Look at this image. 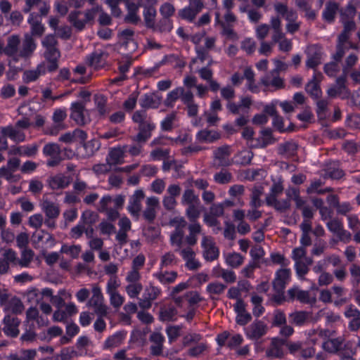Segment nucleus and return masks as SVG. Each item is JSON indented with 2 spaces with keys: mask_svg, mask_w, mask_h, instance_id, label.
Returning <instances> with one entry per match:
<instances>
[{
  "mask_svg": "<svg viewBox=\"0 0 360 360\" xmlns=\"http://www.w3.org/2000/svg\"><path fill=\"white\" fill-rule=\"evenodd\" d=\"M37 44L32 35L25 33L20 45V38L18 35H11L7 39V44L4 47V53L11 57L15 62L20 58L28 59L34 53Z\"/></svg>",
  "mask_w": 360,
  "mask_h": 360,
  "instance_id": "nucleus-1",
  "label": "nucleus"
},
{
  "mask_svg": "<svg viewBox=\"0 0 360 360\" xmlns=\"http://www.w3.org/2000/svg\"><path fill=\"white\" fill-rule=\"evenodd\" d=\"M133 122L138 124L139 132L131 136L132 141H147L151 137L152 131L155 128L150 116H149L145 110H136L134 112L132 117Z\"/></svg>",
  "mask_w": 360,
  "mask_h": 360,
  "instance_id": "nucleus-2",
  "label": "nucleus"
},
{
  "mask_svg": "<svg viewBox=\"0 0 360 360\" xmlns=\"http://www.w3.org/2000/svg\"><path fill=\"white\" fill-rule=\"evenodd\" d=\"M169 225L174 228L170 234V244L172 246H176L179 248L184 244V229L187 225V221L184 217L176 216L169 221Z\"/></svg>",
  "mask_w": 360,
  "mask_h": 360,
  "instance_id": "nucleus-3",
  "label": "nucleus"
},
{
  "mask_svg": "<svg viewBox=\"0 0 360 360\" xmlns=\"http://www.w3.org/2000/svg\"><path fill=\"white\" fill-rule=\"evenodd\" d=\"M92 295L87 302V306L94 309V312L100 316H105L108 313V307L104 303V297L98 284L91 285Z\"/></svg>",
  "mask_w": 360,
  "mask_h": 360,
  "instance_id": "nucleus-4",
  "label": "nucleus"
},
{
  "mask_svg": "<svg viewBox=\"0 0 360 360\" xmlns=\"http://www.w3.org/2000/svg\"><path fill=\"white\" fill-rule=\"evenodd\" d=\"M120 282L117 276H111L106 285V292L110 297V304L116 309L120 308L124 302V297L118 292Z\"/></svg>",
  "mask_w": 360,
  "mask_h": 360,
  "instance_id": "nucleus-5",
  "label": "nucleus"
},
{
  "mask_svg": "<svg viewBox=\"0 0 360 360\" xmlns=\"http://www.w3.org/2000/svg\"><path fill=\"white\" fill-rule=\"evenodd\" d=\"M347 77L345 75H341L335 79V83L331 85L327 90V94L329 97L335 98L341 96L342 98H348L350 95V91L347 86Z\"/></svg>",
  "mask_w": 360,
  "mask_h": 360,
  "instance_id": "nucleus-6",
  "label": "nucleus"
},
{
  "mask_svg": "<svg viewBox=\"0 0 360 360\" xmlns=\"http://www.w3.org/2000/svg\"><path fill=\"white\" fill-rule=\"evenodd\" d=\"M260 84L267 90L277 91L284 89L285 82L276 70H271L260 79Z\"/></svg>",
  "mask_w": 360,
  "mask_h": 360,
  "instance_id": "nucleus-7",
  "label": "nucleus"
},
{
  "mask_svg": "<svg viewBox=\"0 0 360 360\" xmlns=\"http://www.w3.org/2000/svg\"><path fill=\"white\" fill-rule=\"evenodd\" d=\"M328 229L335 235L340 241L347 243L351 240V233L344 229L343 224L338 218H332L326 223Z\"/></svg>",
  "mask_w": 360,
  "mask_h": 360,
  "instance_id": "nucleus-8",
  "label": "nucleus"
},
{
  "mask_svg": "<svg viewBox=\"0 0 360 360\" xmlns=\"http://www.w3.org/2000/svg\"><path fill=\"white\" fill-rule=\"evenodd\" d=\"M297 300L302 304H314L316 302L315 297H311L307 290H303L297 286H294L287 290V300Z\"/></svg>",
  "mask_w": 360,
  "mask_h": 360,
  "instance_id": "nucleus-9",
  "label": "nucleus"
},
{
  "mask_svg": "<svg viewBox=\"0 0 360 360\" xmlns=\"http://www.w3.org/2000/svg\"><path fill=\"white\" fill-rule=\"evenodd\" d=\"M305 53L307 55V68L315 70L321 63L322 48L317 44L310 45L307 46Z\"/></svg>",
  "mask_w": 360,
  "mask_h": 360,
  "instance_id": "nucleus-10",
  "label": "nucleus"
},
{
  "mask_svg": "<svg viewBox=\"0 0 360 360\" xmlns=\"http://www.w3.org/2000/svg\"><path fill=\"white\" fill-rule=\"evenodd\" d=\"M285 338H274L271 339L269 347L266 350V355L268 357L281 359L285 356Z\"/></svg>",
  "mask_w": 360,
  "mask_h": 360,
  "instance_id": "nucleus-11",
  "label": "nucleus"
},
{
  "mask_svg": "<svg viewBox=\"0 0 360 360\" xmlns=\"http://www.w3.org/2000/svg\"><path fill=\"white\" fill-rule=\"evenodd\" d=\"M203 7V2H200L199 1H189L188 6L179 10L178 15L181 19L188 20V22H193Z\"/></svg>",
  "mask_w": 360,
  "mask_h": 360,
  "instance_id": "nucleus-12",
  "label": "nucleus"
},
{
  "mask_svg": "<svg viewBox=\"0 0 360 360\" xmlns=\"http://www.w3.org/2000/svg\"><path fill=\"white\" fill-rule=\"evenodd\" d=\"M161 294V290L153 285L146 287L142 298L139 299V306L143 309H150L152 302L155 300Z\"/></svg>",
  "mask_w": 360,
  "mask_h": 360,
  "instance_id": "nucleus-13",
  "label": "nucleus"
},
{
  "mask_svg": "<svg viewBox=\"0 0 360 360\" xmlns=\"http://www.w3.org/2000/svg\"><path fill=\"white\" fill-rule=\"evenodd\" d=\"M145 198V193L142 190H136L130 196L127 210L131 216L138 219L142 208L141 202Z\"/></svg>",
  "mask_w": 360,
  "mask_h": 360,
  "instance_id": "nucleus-14",
  "label": "nucleus"
},
{
  "mask_svg": "<svg viewBox=\"0 0 360 360\" xmlns=\"http://www.w3.org/2000/svg\"><path fill=\"white\" fill-rule=\"evenodd\" d=\"M268 330L267 325L260 320L252 322L245 330L247 337L252 340H257L266 335Z\"/></svg>",
  "mask_w": 360,
  "mask_h": 360,
  "instance_id": "nucleus-15",
  "label": "nucleus"
},
{
  "mask_svg": "<svg viewBox=\"0 0 360 360\" xmlns=\"http://www.w3.org/2000/svg\"><path fill=\"white\" fill-rule=\"evenodd\" d=\"M231 154V146L228 145H224L217 148L213 152L214 164L218 167H227L231 165V162L229 160Z\"/></svg>",
  "mask_w": 360,
  "mask_h": 360,
  "instance_id": "nucleus-16",
  "label": "nucleus"
},
{
  "mask_svg": "<svg viewBox=\"0 0 360 360\" xmlns=\"http://www.w3.org/2000/svg\"><path fill=\"white\" fill-rule=\"evenodd\" d=\"M60 148L58 144L55 143H49L44 146L43 153L45 155L51 157L47 161V165L49 167H55L58 165L62 160L60 158Z\"/></svg>",
  "mask_w": 360,
  "mask_h": 360,
  "instance_id": "nucleus-17",
  "label": "nucleus"
},
{
  "mask_svg": "<svg viewBox=\"0 0 360 360\" xmlns=\"http://www.w3.org/2000/svg\"><path fill=\"white\" fill-rule=\"evenodd\" d=\"M291 271L289 269H280L276 271L275 278L272 281L274 290L276 292H283L285 285L290 278Z\"/></svg>",
  "mask_w": 360,
  "mask_h": 360,
  "instance_id": "nucleus-18",
  "label": "nucleus"
},
{
  "mask_svg": "<svg viewBox=\"0 0 360 360\" xmlns=\"http://www.w3.org/2000/svg\"><path fill=\"white\" fill-rule=\"evenodd\" d=\"M160 202L157 197L151 196L146 200V207L143 211V218L149 223L153 222L156 218L157 210L159 207Z\"/></svg>",
  "mask_w": 360,
  "mask_h": 360,
  "instance_id": "nucleus-19",
  "label": "nucleus"
},
{
  "mask_svg": "<svg viewBox=\"0 0 360 360\" xmlns=\"http://www.w3.org/2000/svg\"><path fill=\"white\" fill-rule=\"evenodd\" d=\"M3 323L4 325L3 330L7 336L16 338L19 335L20 330L18 327L20 321L17 317L6 315L4 318Z\"/></svg>",
  "mask_w": 360,
  "mask_h": 360,
  "instance_id": "nucleus-20",
  "label": "nucleus"
},
{
  "mask_svg": "<svg viewBox=\"0 0 360 360\" xmlns=\"http://www.w3.org/2000/svg\"><path fill=\"white\" fill-rule=\"evenodd\" d=\"M236 313V321L240 326H245L252 319L251 314L246 310V304L243 300L236 301L233 306Z\"/></svg>",
  "mask_w": 360,
  "mask_h": 360,
  "instance_id": "nucleus-21",
  "label": "nucleus"
},
{
  "mask_svg": "<svg viewBox=\"0 0 360 360\" xmlns=\"http://www.w3.org/2000/svg\"><path fill=\"white\" fill-rule=\"evenodd\" d=\"M149 340L151 343L150 346V354L153 356H160L162 354L165 337L160 332H153L150 335Z\"/></svg>",
  "mask_w": 360,
  "mask_h": 360,
  "instance_id": "nucleus-22",
  "label": "nucleus"
},
{
  "mask_svg": "<svg viewBox=\"0 0 360 360\" xmlns=\"http://www.w3.org/2000/svg\"><path fill=\"white\" fill-rule=\"evenodd\" d=\"M202 246L204 249V257L207 261L211 262L218 258L219 250L210 237L203 236Z\"/></svg>",
  "mask_w": 360,
  "mask_h": 360,
  "instance_id": "nucleus-23",
  "label": "nucleus"
},
{
  "mask_svg": "<svg viewBox=\"0 0 360 360\" xmlns=\"http://www.w3.org/2000/svg\"><path fill=\"white\" fill-rule=\"evenodd\" d=\"M108 53L102 51H96L90 54L86 58L87 64L95 70L105 67Z\"/></svg>",
  "mask_w": 360,
  "mask_h": 360,
  "instance_id": "nucleus-24",
  "label": "nucleus"
},
{
  "mask_svg": "<svg viewBox=\"0 0 360 360\" xmlns=\"http://www.w3.org/2000/svg\"><path fill=\"white\" fill-rule=\"evenodd\" d=\"M46 70L45 63H41L34 69L25 70L22 75V80L26 84L35 82L41 75L46 73Z\"/></svg>",
  "mask_w": 360,
  "mask_h": 360,
  "instance_id": "nucleus-25",
  "label": "nucleus"
},
{
  "mask_svg": "<svg viewBox=\"0 0 360 360\" xmlns=\"http://www.w3.org/2000/svg\"><path fill=\"white\" fill-rule=\"evenodd\" d=\"M1 133L4 136H7L16 143L22 142L25 140V134L23 131L15 125L1 127Z\"/></svg>",
  "mask_w": 360,
  "mask_h": 360,
  "instance_id": "nucleus-26",
  "label": "nucleus"
},
{
  "mask_svg": "<svg viewBox=\"0 0 360 360\" xmlns=\"http://www.w3.org/2000/svg\"><path fill=\"white\" fill-rule=\"evenodd\" d=\"M27 22L30 25V35L33 37H41L44 32L45 27L41 24V20L39 19V16L35 13H31L27 19Z\"/></svg>",
  "mask_w": 360,
  "mask_h": 360,
  "instance_id": "nucleus-27",
  "label": "nucleus"
},
{
  "mask_svg": "<svg viewBox=\"0 0 360 360\" xmlns=\"http://www.w3.org/2000/svg\"><path fill=\"white\" fill-rule=\"evenodd\" d=\"M345 316L350 319L349 328L352 331H356L360 328V311L353 305H349L345 313Z\"/></svg>",
  "mask_w": 360,
  "mask_h": 360,
  "instance_id": "nucleus-28",
  "label": "nucleus"
},
{
  "mask_svg": "<svg viewBox=\"0 0 360 360\" xmlns=\"http://www.w3.org/2000/svg\"><path fill=\"white\" fill-rule=\"evenodd\" d=\"M85 103L75 102L71 105V118L74 120L78 124L84 125L86 123L84 117Z\"/></svg>",
  "mask_w": 360,
  "mask_h": 360,
  "instance_id": "nucleus-29",
  "label": "nucleus"
},
{
  "mask_svg": "<svg viewBox=\"0 0 360 360\" xmlns=\"http://www.w3.org/2000/svg\"><path fill=\"white\" fill-rule=\"evenodd\" d=\"M45 59L49 62V65L46 67V69L49 72H53L58 68V61L60 57V52L57 49H45L44 53Z\"/></svg>",
  "mask_w": 360,
  "mask_h": 360,
  "instance_id": "nucleus-30",
  "label": "nucleus"
},
{
  "mask_svg": "<svg viewBox=\"0 0 360 360\" xmlns=\"http://www.w3.org/2000/svg\"><path fill=\"white\" fill-rule=\"evenodd\" d=\"M195 137L198 143H212L219 140L221 137V135L218 131L215 130L204 129L199 131L196 134Z\"/></svg>",
  "mask_w": 360,
  "mask_h": 360,
  "instance_id": "nucleus-31",
  "label": "nucleus"
},
{
  "mask_svg": "<svg viewBox=\"0 0 360 360\" xmlns=\"http://www.w3.org/2000/svg\"><path fill=\"white\" fill-rule=\"evenodd\" d=\"M344 345V338L338 337L335 338H329L325 340L322 344V348L330 354H336L342 350Z\"/></svg>",
  "mask_w": 360,
  "mask_h": 360,
  "instance_id": "nucleus-32",
  "label": "nucleus"
},
{
  "mask_svg": "<svg viewBox=\"0 0 360 360\" xmlns=\"http://www.w3.org/2000/svg\"><path fill=\"white\" fill-rule=\"evenodd\" d=\"M1 306L4 307L5 311L15 314H21L24 310L23 303L16 297H12L10 300L6 298L4 304H2Z\"/></svg>",
  "mask_w": 360,
  "mask_h": 360,
  "instance_id": "nucleus-33",
  "label": "nucleus"
},
{
  "mask_svg": "<svg viewBox=\"0 0 360 360\" xmlns=\"http://www.w3.org/2000/svg\"><path fill=\"white\" fill-rule=\"evenodd\" d=\"M188 235L184 236V241L190 246H193L197 243L198 235L200 234L202 227L198 221H191L188 226Z\"/></svg>",
  "mask_w": 360,
  "mask_h": 360,
  "instance_id": "nucleus-34",
  "label": "nucleus"
},
{
  "mask_svg": "<svg viewBox=\"0 0 360 360\" xmlns=\"http://www.w3.org/2000/svg\"><path fill=\"white\" fill-rule=\"evenodd\" d=\"M311 314L306 311H295L289 314V321L291 324L302 326L309 322Z\"/></svg>",
  "mask_w": 360,
  "mask_h": 360,
  "instance_id": "nucleus-35",
  "label": "nucleus"
},
{
  "mask_svg": "<svg viewBox=\"0 0 360 360\" xmlns=\"http://www.w3.org/2000/svg\"><path fill=\"white\" fill-rule=\"evenodd\" d=\"M322 77L321 73L315 74L313 78L306 84V91L313 98L317 99L321 97L322 91L317 76Z\"/></svg>",
  "mask_w": 360,
  "mask_h": 360,
  "instance_id": "nucleus-36",
  "label": "nucleus"
},
{
  "mask_svg": "<svg viewBox=\"0 0 360 360\" xmlns=\"http://www.w3.org/2000/svg\"><path fill=\"white\" fill-rule=\"evenodd\" d=\"M215 23L221 27V34L226 39L236 41L238 39L237 33L233 30V25H229L226 23H222V20L220 19V14L219 12L215 13Z\"/></svg>",
  "mask_w": 360,
  "mask_h": 360,
  "instance_id": "nucleus-37",
  "label": "nucleus"
},
{
  "mask_svg": "<svg viewBox=\"0 0 360 360\" xmlns=\"http://www.w3.org/2000/svg\"><path fill=\"white\" fill-rule=\"evenodd\" d=\"M297 148L298 145L296 142L288 141L279 144L278 153L285 158H291L296 155Z\"/></svg>",
  "mask_w": 360,
  "mask_h": 360,
  "instance_id": "nucleus-38",
  "label": "nucleus"
},
{
  "mask_svg": "<svg viewBox=\"0 0 360 360\" xmlns=\"http://www.w3.org/2000/svg\"><path fill=\"white\" fill-rule=\"evenodd\" d=\"M49 186L53 190L63 189L68 187L71 183V178L62 174L51 177L49 180Z\"/></svg>",
  "mask_w": 360,
  "mask_h": 360,
  "instance_id": "nucleus-39",
  "label": "nucleus"
},
{
  "mask_svg": "<svg viewBox=\"0 0 360 360\" xmlns=\"http://www.w3.org/2000/svg\"><path fill=\"white\" fill-rule=\"evenodd\" d=\"M226 284L215 281L210 283L206 288V292L212 300L217 299V297L223 295L226 289Z\"/></svg>",
  "mask_w": 360,
  "mask_h": 360,
  "instance_id": "nucleus-40",
  "label": "nucleus"
},
{
  "mask_svg": "<svg viewBox=\"0 0 360 360\" xmlns=\"http://www.w3.org/2000/svg\"><path fill=\"white\" fill-rule=\"evenodd\" d=\"M126 333L122 331L115 333L109 336L103 344V349H109L121 345L125 338Z\"/></svg>",
  "mask_w": 360,
  "mask_h": 360,
  "instance_id": "nucleus-41",
  "label": "nucleus"
},
{
  "mask_svg": "<svg viewBox=\"0 0 360 360\" xmlns=\"http://www.w3.org/2000/svg\"><path fill=\"white\" fill-rule=\"evenodd\" d=\"M125 6L127 11V14L124 18L125 22L135 25L138 24L141 21V18L138 15L140 7L139 5L133 2L131 4H128V5Z\"/></svg>",
  "mask_w": 360,
  "mask_h": 360,
  "instance_id": "nucleus-42",
  "label": "nucleus"
},
{
  "mask_svg": "<svg viewBox=\"0 0 360 360\" xmlns=\"http://www.w3.org/2000/svg\"><path fill=\"white\" fill-rule=\"evenodd\" d=\"M177 311L172 304L162 307L159 312V319L161 321H172L176 319Z\"/></svg>",
  "mask_w": 360,
  "mask_h": 360,
  "instance_id": "nucleus-43",
  "label": "nucleus"
},
{
  "mask_svg": "<svg viewBox=\"0 0 360 360\" xmlns=\"http://www.w3.org/2000/svg\"><path fill=\"white\" fill-rule=\"evenodd\" d=\"M125 150L124 148H112L106 158V161L112 166L122 164L123 162L124 154Z\"/></svg>",
  "mask_w": 360,
  "mask_h": 360,
  "instance_id": "nucleus-44",
  "label": "nucleus"
},
{
  "mask_svg": "<svg viewBox=\"0 0 360 360\" xmlns=\"http://www.w3.org/2000/svg\"><path fill=\"white\" fill-rule=\"evenodd\" d=\"M339 5L335 1H329L326 4L325 8L323 11V18L326 22L331 23L334 21Z\"/></svg>",
  "mask_w": 360,
  "mask_h": 360,
  "instance_id": "nucleus-45",
  "label": "nucleus"
},
{
  "mask_svg": "<svg viewBox=\"0 0 360 360\" xmlns=\"http://www.w3.org/2000/svg\"><path fill=\"white\" fill-rule=\"evenodd\" d=\"M266 203L280 212H286L290 208L291 205L289 199L278 200V198L266 199Z\"/></svg>",
  "mask_w": 360,
  "mask_h": 360,
  "instance_id": "nucleus-46",
  "label": "nucleus"
},
{
  "mask_svg": "<svg viewBox=\"0 0 360 360\" xmlns=\"http://www.w3.org/2000/svg\"><path fill=\"white\" fill-rule=\"evenodd\" d=\"M312 264L313 259H305L304 260L295 262L296 274L300 279H304V276L309 271V266Z\"/></svg>",
  "mask_w": 360,
  "mask_h": 360,
  "instance_id": "nucleus-47",
  "label": "nucleus"
},
{
  "mask_svg": "<svg viewBox=\"0 0 360 360\" xmlns=\"http://www.w3.org/2000/svg\"><path fill=\"white\" fill-rule=\"evenodd\" d=\"M37 351L34 349H21L19 352L11 353L7 356L8 360H34Z\"/></svg>",
  "mask_w": 360,
  "mask_h": 360,
  "instance_id": "nucleus-48",
  "label": "nucleus"
},
{
  "mask_svg": "<svg viewBox=\"0 0 360 360\" xmlns=\"http://www.w3.org/2000/svg\"><path fill=\"white\" fill-rule=\"evenodd\" d=\"M161 103V98L155 94H145L140 100L143 108H158Z\"/></svg>",
  "mask_w": 360,
  "mask_h": 360,
  "instance_id": "nucleus-49",
  "label": "nucleus"
},
{
  "mask_svg": "<svg viewBox=\"0 0 360 360\" xmlns=\"http://www.w3.org/2000/svg\"><path fill=\"white\" fill-rule=\"evenodd\" d=\"M156 5H153L143 8V15L145 22V25L148 28H152L155 27V18L157 15V11L155 8Z\"/></svg>",
  "mask_w": 360,
  "mask_h": 360,
  "instance_id": "nucleus-50",
  "label": "nucleus"
},
{
  "mask_svg": "<svg viewBox=\"0 0 360 360\" xmlns=\"http://www.w3.org/2000/svg\"><path fill=\"white\" fill-rule=\"evenodd\" d=\"M42 210L49 219H56L60 214V208L58 205L49 200H44L41 205Z\"/></svg>",
  "mask_w": 360,
  "mask_h": 360,
  "instance_id": "nucleus-51",
  "label": "nucleus"
},
{
  "mask_svg": "<svg viewBox=\"0 0 360 360\" xmlns=\"http://www.w3.org/2000/svg\"><path fill=\"white\" fill-rule=\"evenodd\" d=\"M181 204L186 206L200 205V200L193 189L187 188L184 190L182 194Z\"/></svg>",
  "mask_w": 360,
  "mask_h": 360,
  "instance_id": "nucleus-52",
  "label": "nucleus"
},
{
  "mask_svg": "<svg viewBox=\"0 0 360 360\" xmlns=\"http://www.w3.org/2000/svg\"><path fill=\"white\" fill-rule=\"evenodd\" d=\"M216 278H221L227 283H233L236 281V275L234 271L220 267L213 269Z\"/></svg>",
  "mask_w": 360,
  "mask_h": 360,
  "instance_id": "nucleus-53",
  "label": "nucleus"
},
{
  "mask_svg": "<svg viewBox=\"0 0 360 360\" xmlns=\"http://www.w3.org/2000/svg\"><path fill=\"white\" fill-rule=\"evenodd\" d=\"M255 141L256 143L254 145L255 147L264 148L268 145L272 144L274 142V139L272 136L270 129H264L261 131V136Z\"/></svg>",
  "mask_w": 360,
  "mask_h": 360,
  "instance_id": "nucleus-54",
  "label": "nucleus"
},
{
  "mask_svg": "<svg viewBox=\"0 0 360 360\" xmlns=\"http://www.w3.org/2000/svg\"><path fill=\"white\" fill-rule=\"evenodd\" d=\"M274 8L275 12L278 14L277 16L281 15L285 20L290 19L292 15L296 13L294 10L290 9L286 4L280 1H275L274 3Z\"/></svg>",
  "mask_w": 360,
  "mask_h": 360,
  "instance_id": "nucleus-55",
  "label": "nucleus"
},
{
  "mask_svg": "<svg viewBox=\"0 0 360 360\" xmlns=\"http://www.w3.org/2000/svg\"><path fill=\"white\" fill-rule=\"evenodd\" d=\"M324 176L334 179H339L344 176V172L339 168L338 162H330L326 166Z\"/></svg>",
  "mask_w": 360,
  "mask_h": 360,
  "instance_id": "nucleus-56",
  "label": "nucleus"
},
{
  "mask_svg": "<svg viewBox=\"0 0 360 360\" xmlns=\"http://www.w3.org/2000/svg\"><path fill=\"white\" fill-rule=\"evenodd\" d=\"M96 108L100 115L104 116L109 112L110 110L107 107V98L102 94H96L94 97Z\"/></svg>",
  "mask_w": 360,
  "mask_h": 360,
  "instance_id": "nucleus-57",
  "label": "nucleus"
},
{
  "mask_svg": "<svg viewBox=\"0 0 360 360\" xmlns=\"http://www.w3.org/2000/svg\"><path fill=\"white\" fill-rule=\"evenodd\" d=\"M155 276L162 284L166 285L174 283L178 277V274L174 271H161L155 274Z\"/></svg>",
  "mask_w": 360,
  "mask_h": 360,
  "instance_id": "nucleus-58",
  "label": "nucleus"
},
{
  "mask_svg": "<svg viewBox=\"0 0 360 360\" xmlns=\"http://www.w3.org/2000/svg\"><path fill=\"white\" fill-rule=\"evenodd\" d=\"M98 214L96 212L88 210L82 212L80 222L85 226H92L98 221Z\"/></svg>",
  "mask_w": 360,
  "mask_h": 360,
  "instance_id": "nucleus-59",
  "label": "nucleus"
},
{
  "mask_svg": "<svg viewBox=\"0 0 360 360\" xmlns=\"http://www.w3.org/2000/svg\"><path fill=\"white\" fill-rule=\"evenodd\" d=\"M183 94V87L179 86L177 87L172 91H171L167 95V98L164 101V104L165 106L169 108L174 107V103L181 98V95Z\"/></svg>",
  "mask_w": 360,
  "mask_h": 360,
  "instance_id": "nucleus-60",
  "label": "nucleus"
},
{
  "mask_svg": "<svg viewBox=\"0 0 360 360\" xmlns=\"http://www.w3.org/2000/svg\"><path fill=\"white\" fill-rule=\"evenodd\" d=\"M254 154L250 150H243L238 153L236 156V162L237 164L245 166L250 164Z\"/></svg>",
  "mask_w": 360,
  "mask_h": 360,
  "instance_id": "nucleus-61",
  "label": "nucleus"
},
{
  "mask_svg": "<svg viewBox=\"0 0 360 360\" xmlns=\"http://www.w3.org/2000/svg\"><path fill=\"white\" fill-rule=\"evenodd\" d=\"M173 28V22L171 19L162 18L157 24L155 23V27H152L154 31L159 32H169Z\"/></svg>",
  "mask_w": 360,
  "mask_h": 360,
  "instance_id": "nucleus-62",
  "label": "nucleus"
},
{
  "mask_svg": "<svg viewBox=\"0 0 360 360\" xmlns=\"http://www.w3.org/2000/svg\"><path fill=\"white\" fill-rule=\"evenodd\" d=\"M263 187L261 186H255L252 190L251 201L250 205L252 208H258L262 205L260 197L263 193Z\"/></svg>",
  "mask_w": 360,
  "mask_h": 360,
  "instance_id": "nucleus-63",
  "label": "nucleus"
},
{
  "mask_svg": "<svg viewBox=\"0 0 360 360\" xmlns=\"http://www.w3.org/2000/svg\"><path fill=\"white\" fill-rule=\"evenodd\" d=\"M143 290V285L140 282L128 283L125 286V291L130 298H138Z\"/></svg>",
  "mask_w": 360,
  "mask_h": 360,
  "instance_id": "nucleus-64",
  "label": "nucleus"
}]
</instances>
